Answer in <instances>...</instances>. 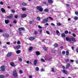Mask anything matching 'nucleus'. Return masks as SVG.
I'll return each mask as SVG.
<instances>
[{"instance_id":"obj_45","label":"nucleus","mask_w":78,"mask_h":78,"mask_svg":"<svg viewBox=\"0 0 78 78\" xmlns=\"http://www.w3.org/2000/svg\"><path fill=\"white\" fill-rule=\"evenodd\" d=\"M29 23L30 24H32V23H33V21H29Z\"/></svg>"},{"instance_id":"obj_34","label":"nucleus","mask_w":78,"mask_h":78,"mask_svg":"<svg viewBox=\"0 0 78 78\" xmlns=\"http://www.w3.org/2000/svg\"><path fill=\"white\" fill-rule=\"evenodd\" d=\"M19 72L20 73H23V71H22V69H20L19 70Z\"/></svg>"},{"instance_id":"obj_42","label":"nucleus","mask_w":78,"mask_h":78,"mask_svg":"<svg viewBox=\"0 0 78 78\" xmlns=\"http://www.w3.org/2000/svg\"><path fill=\"white\" fill-rule=\"evenodd\" d=\"M57 25L58 26H61V23H57Z\"/></svg>"},{"instance_id":"obj_58","label":"nucleus","mask_w":78,"mask_h":78,"mask_svg":"<svg viewBox=\"0 0 78 78\" xmlns=\"http://www.w3.org/2000/svg\"><path fill=\"white\" fill-rule=\"evenodd\" d=\"M3 32V30L0 29V33Z\"/></svg>"},{"instance_id":"obj_30","label":"nucleus","mask_w":78,"mask_h":78,"mask_svg":"<svg viewBox=\"0 0 78 78\" xmlns=\"http://www.w3.org/2000/svg\"><path fill=\"white\" fill-rule=\"evenodd\" d=\"M35 69L36 71H38L39 69V68L38 67H37L35 68Z\"/></svg>"},{"instance_id":"obj_24","label":"nucleus","mask_w":78,"mask_h":78,"mask_svg":"<svg viewBox=\"0 0 78 78\" xmlns=\"http://www.w3.org/2000/svg\"><path fill=\"white\" fill-rule=\"evenodd\" d=\"M22 5L23 6H26L27 5V4H26V3H22Z\"/></svg>"},{"instance_id":"obj_33","label":"nucleus","mask_w":78,"mask_h":78,"mask_svg":"<svg viewBox=\"0 0 78 78\" xmlns=\"http://www.w3.org/2000/svg\"><path fill=\"white\" fill-rule=\"evenodd\" d=\"M65 33L66 34H67L69 33V31H68L67 30H66L65 31Z\"/></svg>"},{"instance_id":"obj_32","label":"nucleus","mask_w":78,"mask_h":78,"mask_svg":"<svg viewBox=\"0 0 78 78\" xmlns=\"http://www.w3.org/2000/svg\"><path fill=\"white\" fill-rule=\"evenodd\" d=\"M37 20H38V21H39V20H41V18H40V17H39L37 16Z\"/></svg>"},{"instance_id":"obj_63","label":"nucleus","mask_w":78,"mask_h":78,"mask_svg":"<svg viewBox=\"0 0 78 78\" xmlns=\"http://www.w3.org/2000/svg\"><path fill=\"white\" fill-rule=\"evenodd\" d=\"M29 78H32V76L30 75L29 76Z\"/></svg>"},{"instance_id":"obj_47","label":"nucleus","mask_w":78,"mask_h":78,"mask_svg":"<svg viewBox=\"0 0 78 78\" xmlns=\"http://www.w3.org/2000/svg\"><path fill=\"white\" fill-rule=\"evenodd\" d=\"M46 33L48 34H50V33H49V31L48 30L46 31Z\"/></svg>"},{"instance_id":"obj_20","label":"nucleus","mask_w":78,"mask_h":78,"mask_svg":"<svg viewBox=\"0 0 78 78\" xmlns=\"http://www.w3.org/2000/svg\"><path fill=\"white\" fill-rule=\"evenodd\" d=\"M61 36L62 37H66V35L65 34L62 33L61 34Z\"/></svg>"},{"instance_id":"obj_23","label":"nucleus","mask_w":78,"mask_h":78,"mask_svg":"<svg viewBox=\"0 0 78 78\" xmlns=\"http://www.w3.org/2000/svg\"><path fill=\"white\" fill-rule=\"evenodd\" d=\"M36 55H37V56L39 55H40V52L39 51H37L36 52Z\"/></svg>"},{"instance_id":"obj_56","label":"nucleus","mask_w":78,"mask_h":78,"mask_svg":"<svg viewBox=\"0 0 78 78\" xmlns=\"http://www.w3.org/2000/svg\"><path fill=\"white\" fill-rule=\"evenodd\" d=\"M43 4H44V5H46L47 4V2L44 1L43 2Z\"/></svg>"},{"instance_id":"obj_19","label":"nucleus","mask_w":78,"mask_h":78,"mask_svg":"<svg viewBox=\"0 0 78 78\" xmlns=\"http://www.w3.org/2000/svg\"><path fill=\"white\" fill-rule=\"evenodd\" d=\"M9 20H5V23H6V24H8V23H9Z\"/></svg>"},{"instance_id":"obj_61","label":"nucleus","mask_w":78,"mask_h":78,"mask_svg":"<svg viewBox=\"0 0 78 78\" xmlns=\"http://www.w3.org/2000/svg\"><path fill=\"white\" fill-rule=\"evenodd\" d=\"M76 51L77 53H78V48H77L76 50Z\"/></svg>"},{"instance_id":"obj_41","label":"nucleus","mask_w":78,"mask_h":78,"mask_svg":"<svg viewBox=\"0 0 78 78\" xmlns=\"http://www.w3.org/2000/svg\"><path fill=\"white\" fill-rule=\"evenodd\" d=\"M43 48L44 50H45V51H47V48L44 47Z\"/></svg>"},{"instance_id":"obj_64","label":"nucleus","mask_w":78,"mask_h":78,"mask_svg":"<svg viewBox=\"0 0 78 78\" xmlns=\"http://www.w3.org/2000/svg\"><path fill=\"white\" fill-rule=\"evenodd\" d=\"M76 64H78V60H76Z\"/></svg>"},{"instance_id":"obj_6","label":"nucleus","mask_w":78,"mask_h":78,"mask_svg":"<svg viewBox=\"0 0 78 78\" xmlns=\"http://www.w3.org/2000/svg\"><path fill=\"white\" fill-rule=\"evenodd\" d=\"M48 21V17H47L46 19H43L42 21V23H47Z\"/></svg>"},{"instance_id":"obj_40","label":"nucleus","mask_w":78,"mask_h":78,"mask_svg":"<svg viewBox=\"0 0 78 78\" xmlns=\"http://www.w3.org/2000/svg\"><path fill=\"white\" fill-rule=\"evenodd\" d=\"M65 62H69V59H66L65 60Z\"/></svg>"},{"instance_id":"obj_39","label":"nucleus","mask_w":78,"mask_h":78,"mask_svg":"<svg viewBox=\"0 0 78 78\" xmlns=\"http://www.w3.org/2000/svg\"><path fill=\"white\" fill-rule=\"evenodd\" d=\"M0 78H5V76H4L3 75H0Z\"/></svg>"},{"instance_id":"obj_51","label":"nucleus","mask_w":78,"mask_h":78,"mask_svg":"<svg viewBox=\"0 0 78 78\" xmlns=\"http://www.w3.org/2000/svg\"><path fill=\"white\" fill-rule=\"evenodd\" d=\"M51 26H54V27H55V25L53 23H51Z\"/></svg>"},{"instance_id":"obj_50","label":"nucleus","mask_w":78,"mask_h":78,"mask_svg":"<svg viewBox=\"0 0 78 78\" xmlns=\"http://www.w3.org/2000/svg\"><path fill=\"white\" fill-rule=\"evenodd\" d=\"M41 60L43 62H45V60H44V59L42 58L41 59Z\"/></svg>"},{"instance_id":"obj_57","label":"nucleus","mask_w":78,"mask_h":78,"mask_svg":"<svg viewBox=\"0 0 78 78\" xmlns=\"http://www.w3.org/2000/svg\"><path fill=\"white\" fill-rule=\"evenodd\" d=\"M75 14L76 15H78V12H75Z\"/></svg>"},{"instance_id":"obj_48","label":"nucleus","mask_w":78,"mask_h":78,"mask_svg":"<svg viewBox=\"0 0 78 78\" xmlns=\"http://www.w3.org/2000/svg\"><path fill=\"white\" fill-rule=\"evenodd\" d=\"M15 19H17V18H18V16L15 15Z\"/></svg>"},{"instance_id":"obj_14","label":"nucleus","mask_w":78,"mask_h":78,"mask_svg":"<svg viewBox=\"0 0 78 78\" xmlns=\"http://www.w3.org/2000/svg\"><path fill=\"white\" fill-rule=\"evenodd\" d=\"M70 64H67L66 65V69H69V67H70Z\"/></svg>"},{"instance_id":"obj_43","label":"nucleus","mask_w":78,"mask_h":78,"mask_svg":"<svg viewBox=\"0 0 78 78\" xmlns=\"http://www.w3.org/2000/svg\"><path fill=\"white\" fill-rule=\"evenodd\" d=\"M48 18H49V19H50V20H53V18H51V17H49Z\"/></svg>"},{"instance_id":"obj_37","label":"nucleus","mask_w":78,"mask_h":78,"mask_svg":"<svg viewBox=\"0 0 78 78\" xmlns=\"http://www.w3.org/2000/svg\"><path fill=\"white\" fill-rule=\"evenodd\" d=\"M62 55L66 54V51H63L62 52Z\"/></svg>"},{"instance_id":"obj_15","label":"nucleus","mask_w":78,"mask_h":78,"mask_svg":"<svg viewBox=\"0 0 78 78\" xmlns=\"http://www.w3.org/2000/svg\"><path fill=\"white\" fill-rule=\"evenodd\" d=\"M37 61H38V60H37L36 59L34 60V66H36V64H37Z\"/></svg>"},{"instance_id":"obj_8","label":"nucleus","mask_w":78,"mask_h":78,"mask_svg":"<svg viewBox=\"0 0 78 78\" xmlns=\"http://www.w3.org/2000/svg\"><path fill=\"white\" fill-rule=\"evenodd\" d=\"M3 36L4 37H9V34H4L3 35Z\"/></svg>"},{"instance_id":"obj_54","label":"nucleus","mask_w":78,"mask_h":78,"mask_svg":"<svg viewBox=\"0 0 78 78\" xmlns=\"http://www.w3.org/2000/svg\"><path fill=\"white\" fill-rule=\"evenodd\" d=\"M0 4L2 5H3V2H0Z\"/></svg>"},{"instance_id":"obj_5","label":"nucleus","mask_w":78,"mask_h":78,"mask_svg":"<svg viewBox=\"0 0 78 78\" xmlns=\"http://www.w3.org/2000/svg\"><path fill=\"white\" fill-rule=\"evenodd\" d=\"M37 9L40 12H42V11H43V8L41 6H37Z\"/></svg>"},{"instance_id":"obj_21","label":"nucleus","mask_w":78,"mask_h":78,"mask_svg":"<svg viewBox=\"0 0 78 78\" xmlns=\"http://www.w3.org/2000/svg\"><path fill=\"white\" fill-rule=\"evenodd\" d=\"M54 46L55 48H56L58 47V44L57 43H55Z\"/></svg>"},{"instance_id":"obj_2","label":"nucleus","mask_w":78,"mask_h":78,"mask_svg":"<svg viewBox=\"0 0 78 78\" xmlns=\"http://www.w3.org/2000/svg\"><path fill=\"white\" fill-rule=\"evenodd\" d=\"M0 71L2 72H5V69H6V66L4 65H2L0 67Z\"/></svg>"},{"instance_id":"obj_35","label":"nucleus","mask_w":78,"mask_h":78,"mask_svg":"<svg viewBox=\"0 0 78 78\" xmlns=\"http://www.w3.org/2000/svg\"><path fill=\"white\" fill-rule=\"evenodd\" d=\"M38 32L37 31H34V34H37Z\"/></svg>"},{"instance_id":"obj_10","label":"nucleus","mask_w":78,"mask_h":78,"mask_svg":"<svg viewBox=\"0 0 78 78\" xmlns=\"http://www.w3.org/2000/svg\"><path fill=\"white\" fill-rule=\"evenodd\" d=\"M27 16V15L25 14H23L21 15V17L22 18H23L24 17H26Z\"/></svg>"},{"instance_id":"obj_17","label":"nucleus","mask_w":78,"mask_h":78,"mask_svg":"<svg viewBox=\"0 0 78 78\" xmlns=\"http://www.w3.org/2000/svg\"><path fill=\"white\" fill-rule=\"evenodd\" d=\"M12 55V54L11 53H9L7 55V56L8 57H9L10 56H11Z\"/></svg>"},{"instance_id":"obj_60","label":"nucleus","mask_w":78,"mask_h":78,"mask_svg":"<svg viewBox=\"0 0 78 78\" xmlns=\"http://www.w3.org/2000/svg\"><path fill=\"white\" fill-rule=\"evenodd\" d=\"M62 68L63 69H66V67L64 66H62Z\"/></svg>"},{"instance_id":"obj_59","label":"nucleus","mask_w":78,"mask_h":78,"mask_svg":"<svg viewBox=\"0 0 78 78\" xmlns=\"http://www.w3.org/2000/svg\"><path fill=\"white\" fill-rule=\"evenodd\" d=\"M52 51L53 53H55V50H52Z\"/></svg>"},{"instance_id":"obj_16","label":"nucleus","mask_w":78,"mask_h":78,"mask_svg":"<svg viewBox=\"0 0 78 78\" xmlns=\"http://www.w3.org/2000/svg\"><path fill=\"white\" fill-rule=\"evenodd\" d=\"M48 2L49 3H50L51 4H52L53 3V2L51 0H48Z\"/></svg>"},{"instance_id":"obj_11","label":"nucleus","mask_w":78,"mask_h":78,"mask_svg":"<svg viewBox=\"0 0 78 78\" xmlns=\"http://www.w3.org/2000/svg\"><path fill=\"white\" fill-rule=\"evenodd\" d=\"M10 65L12 67H15L16 66L15 64H14V62H11L10 63Z\"/></svg>"},{"instance_id":"obj_62","label":"nucleus","mask_w":78,"mask_h":78,"mask_svg":"<svg viewBox=\"0 0 78 78\" xmlns=\"http://www.w3.org/2000/svg\"><path fill=\"white\" fill-rule=\"evenodd\" d=\"M38 27L39 28L41 29L42 28V27L40 26H38Z\"/></svg>"},{"instance_id":"obj_36","label":"nucleus","mask_w":78,"mask_h":78,"mask_svg":"<svg viewBox=\"0 0 78 78\" xmlns=\"http://www.w3.org/2000/svg\"><path fill=\"white\" fill-rule=\"evenodd\" d=\"M22 10L23 11H25V10H26V8H25V7H23L22 8Z\"/></svg>"},{"instance_id":"obj_31","label":"nucleus","mask_w":78,"mask_h":78,"mask_svg":"<svg viewBox=\"0 0 78 78\" xmlns=\"http://www.w3.org/2000/svg\"><path fill=\"white\" fill-rule=\"evenodd\" d=\"M18 60L20 62H22V58H20V57L18 58Z\"/></svg>"},{"instance_id":"obj_29","label":"nucleus","mask_w":78,"mask_h":78,"mask_svg":"<svg viewBox=\"0 0 78 78\" xmlns=\"http://www.w3.org/2000/svg\"><path fill=\"white\" fill-rule=\"evenodd\" d=\"M32 49H33V47L32 46H30L29 48L30 51H31L32 50Z\"/></svg>"},{"instance_id":"obj_22","label":"nucleus","mask_w":78,"mask_h":78,"mask_svg":"<svg viewBox=\"0 0 78 78\" xmlns=\"http://www.w3.org/2000/svg\"><path fill=\"white\" fill-rule=\"evenodd\" d=\"M1 10L2 12H5V10L3 8H1Z\"/></svg>"},{"instance_id":"obj_1","label":"nucleus","mask_w":78,"mask_h":78,"mask_svg":"<svg viewBox=\"0 0 78 78\" xmlns=\"http://www.w3.org/2000/svg\"><path fill=\"white\" fill-rule=\"evenodd\" d=\"M19 32V34L20 36H22V30L24 31H25V28L24 27H20L18 29Z\"/></svg>"},{"instance_id":"obj_12","label":"nucleus","mask_w":78,"mask_h":78,"mask_svg":"<svg viewBox=\"0 0 78 78\" xmlns=\"http://www.w3.org/2000/svg\"><path fill=\"white\" fill-rule=\"evenodd\" d=\"M62 72L63 73H64L66 75H67V71H66V70L63 69L62 71Z\"/></svg>"},{"instance_id":"obj_46","label":"nucleus","mask_w":78,"mask_h":78,"mask_svg":"<svg viewBox=\"0 0 78 78\" xmlns=\"http://www.w3.org/2000/svg\"><path fill=\"white\" fill-rule=\"evenodd\" d=\"M73 37H76V34L74 33L73 34Z\"/></svg>"},{"instance_id":"obj_13","label":"nucleus","mask_w":78,"mask_h":78,"mask_svg":"<svg viewBox=\"0 0 78 78\" xmlns=\"http://www.w3.org/2000/svg\"><path fill=\"white\" fill-rule=\"evenodd\" d=\"M20 47H21V45H18L16 46V48L17 50H18V49H20Z\"/></svg>"},{"instance_id":"obj_9","label":"nucleus","mask_w":78,"mask_h":78,"mask_svg":"<svg viewBox=\"0 0 78 78\" xmlns=\"http://www.w3.org/2000/svg\"><path fill=\"white\" fill-rule=\"evenodd\" d=\"M29 39L30 41H33L35 39V37H30L29 38Z\"/></svg>"},{"instance_id":"obj_44","label":"nucleus","mask_w":78,"mask_h":78,"mask_svg":"<svg viewBox=\"0 0 78 78\" xmlns=\"http://www.w3.org/2000/svg\"><path fill=\"white\" fill-rule=\"evenodd\" d=\"M11 11L12 12H13V13H14V12H15V10H14L13 9H12L11 10Z\"/></svg>"},{"instance_id":"obj_26","label":"nucleus","mask_w":78,"mask_h":78,"mask_svg":"<svg viewBox=\"0 0 78 78\" xmlns=\"http://www.w3.org/2000/svg\"><path fill=\"white\" fill-rule=\"evenodd\" d=\"M49 11V9H46L44 10V11H45V12H48Z\"/></svg>"},{"instance_id":"obj_38","label":"nucleus","mask_w":78,"mask_h":78,"mask_svg":"<svg viewBox=\"0 0 78 78\" xmlns=\"http://www.w3.org/2000/svg\"><path fill=\"white\" fill-rule=\"evenodd\" d=\"M74 20H78V17L77 16H75L74 17Z\"/></svg>"},{"instance_id":"obj_55","label":"nucleus","mask_w":78,"mask_h":78,"mask_svg":"<svg viewBox=\"0 0 78 78\" xmlns=\"http://www.w3.org/2000/svg\"><path fill=\"white\" fill-rule=\"evenodd\" d=\"M52 72H55V70H54V68H52Z\"/></svg>"},{"instance_id":"obj_4","label":"nucleus","mask_w":78,"mask_h":78,"mask_svg":"<svg viewBox=\"0 0 78 78\" xmlns=\"http://www.w3.org/2000/svg\"><path fill=\"white\" fill-rule=\"evenodd\" d=\"M70 42H76L75 38L73 37H70Z\"/></svg>"},{"instance_id":"obj_27","label":"nucleus","mask_w":78,"mask_h":78,"mask_svg":"<svg viewBox=\"0 0 78 78\" xmlns=\"http://www.w3.org/2000/svg\"><path fill=\"white\" fill-rule=\"evenodd\" d=\"M13 23H14L15 24H16L17 23V20H15L13 21Z\"/></svg>"},{"instance_id":"obj_25","label":"nucleus","mask_w":78,"mask_h":78,"mask_svg":"<svg viewBox=\"0 0 78 78\" xmlns=\"http://www.w3.org/2000/svg\"><path fill=\"white\" fill-rule=\"evenodd\" d=\"M17 54H19V53H20V50H18L16 52Z\"/></svg>"},{"instance_id":"obj_18","label":"nucleus","mask_w":78,"mask_h":78,"mask_svg":"<svg viewBox=\"0 0 78 78\" xmlns=\"http://www.w3.org/2000/svg\"><path fill=\"white\" fill-rule=\"evenodd\" d=\"M66 40L67 41H69L70 42V38L69 37H66Z\"/></svg>"},{"instance_id":"obj_53","label":"nucleus","mask_w":78,"mask_h":78,"mask_svg":"<svg viewBox=\"0 0 78 78\" xmlns=\"http://www.w3.org/2000/svg\"><path fill=\"white\" fill-rule=\"evenodd\" d=\"M71 48L73 50H75V48H74V47H73V46H72L71 47Z\"/></svg>"},{"instance_id":"obj_28","label":"nucleus","mask_w":78,"mask_h":78,"mask_svg":"<svg viewBox=\"0 0 78 78\" xmlns=\"http://www.w3.org/2000/svg\"><path fill=\"white\" fill-rule=\"evenodd\" d=\"M66 55H69V52L68 51H66Z\"/></svg>"},{"instance_id":"obj_49","label":"nucleus","mask_w":78,"mask_h":78,"mask_svg":"<svg viewBox=\"0 0 78 78\" xmlns=\"http://www.w3.org/2000/svg\"><path fill=\"white\" fill-rule=\"evenodd\" d=\"M56 33L57 34H59V31L57 30L56 31Z\"/></svg>"},{"instance_id":"obj_3","label":"nucleus","mask_w":78,"mask_h":78,"mask_svg":"<svg viewBox=\"0 0 78 78\" xmlns=\"http://www.w3.org/2000/svg\"><path fill=\"white\" fill-rule=\"evenodd\" d=\"M13 76L15 77H17L18 76V74H17V72L16 70H14L13 71Z\"/></svg>"},{"instance_id":"obj_52","label":"nucleus","mask_w":78,"mask_h":78,"mask_svg":"<svg viewBox=\"0 0 78 78\" xmlns=\"http://www.w3.org/2000/svg\"><path fill=\"white\" fill-rule=\"evenodd\" d=\"M17 44H20V41H18L17 42Z\"/></svg>"},{"instance_id":"obj_7","label":"nucleus","mask_w":78,"mask_h":78,"mask_svg":"<svg viewBox=\"0 0 78 78\" xmlns=\"http://www.w3.org/2000/svg\"><path fill=\"white\" fill-rule=\"evenodd\" d=\"M7 19H12L13 18V14H10L9 15L7 16Z\"/></svg>"}]
</instances>
